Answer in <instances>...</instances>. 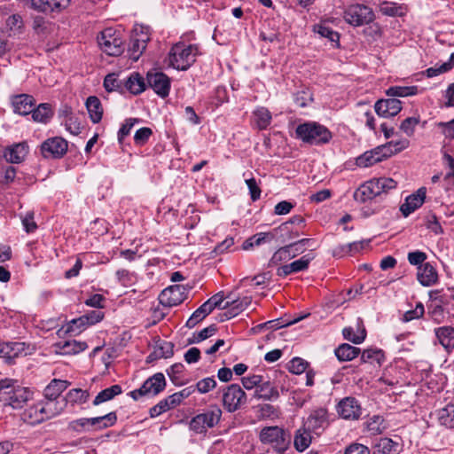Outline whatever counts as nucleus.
I'll list each match as a JSON object with an SVG mask.
<instances>
[{"mask_svg": "<svg viewBox=\"0 0 454 454\" xmlns=\"http://www.w3.org/2000/svg\"><path fill=\"white\" fill-rule=\"evenodd\" d=\"M258 437L262 444L270 446L276 452H286L291 444L290 433L278 426L262 427Z\"/></svg>", "mask_w": 454, "mask_h": 454, "instance_id": "obj_5", "label": "nucleus"}, {"mask_svg": "<svg viewBox=\"0 0 454 454\" xmlns=\"http://www.w3.org/2000/svg\"><path fill=\"white\" fill-rule=\"evenodd\" d=\"M361 360L364 363H376L380 365L385 360L384 352L379 348L364 349L362 353Z\"/></svg>", "mask_w": 454, "mask_h": 454, "instance_id": "obj_47", "label": "nucleus"}, {"mask_svg": "<svg viewBox=\"0 0 454 454\" xmlns=\"http://www.w3.org/2000/svg\"><path fill=\"white\" fill-rule=\"evenodd\" d=\"M90 427L96 430H102L113 427L117 422V415L115 411L109 412L104 416L90 418Z\"/></svg>", "mask_w": 454, "mask_h": 454, "instance_id": "obj_33", "label": "nucleus"}, {"mask_svg": "<svg viewBox=\"0 0 454 454\" xmlns=\"http://www.w3.org/2000/svg\"><path fill=\"white\" fill-rule=\"evenodd\" d=\"M121 82L114 73L107 74L104 79V88L109 92L118 90L121 88Z\"/></svg>", "mask_w": 454, "mask_h": 454, "instance_id": "obj_59", "label": "nucleus"}, {"mask_svg": "<svg viewBox=\"0 0 454 454\" xmlns=\"http://www.w3.org/2000/svg\"><path fill=\"white\" fill-rule=\"evenodd\" d=\"M292 250L293 246L290 245H286L278 249L270 258L269 262V266H275L282 262H286L295 257L296 253H291Z\"/></svg>", "mask_w": 454, "mask_h": 454, "instance_id": "obj_38", "label": "nucleus"}, {"mask_svg": "<svg viewBox=\"0 0 454 454\" xmlns=\"http://www.w3.org/2000/svg\"><path fill=\"white\" fill-rule=\"evenodd\" d=\"M251 301L252 299L249 296H245L231 301H227L223 307V309H227L224 313L225 318L231 319L236 317L243 310H245L251 304Z\"/></svg>", "mask_w": 454, "mask_h": 454, "instance_id": "obj_24", "label": "nucleus"}, {"mask_svg": "<svg viewBox=\"0 0 454 454\" xmlns=\"http://www.w3.org/2000/svg\"><path fill=\"white\" fill-rule=\"evenodd\" d=\"M1 393L5 395L4 401L13 409L22 408L32 397V391L27 387H22L17 380L5 378L1 380Z\"/></svg>", "mask_w": 454, "mask_h": 454, "instance_id": "obj_4", "label": "nucleus"}, {"mask_svg": "<svg viewBox=\"0 0 454 454\" xmlns=\"http://www.w3.org/2000/svg\"><path fill=\"white\" fill-rule=\"evenodd\" d=\"M399 444L390 438H380L375 444L377 454H397Z\"/></svg>", "mask_w": 454, "mask_h": 454, "instance_id": "obj_41", "label": "nucleus"}, {"mask_svg": "<svg viewBox=\"0 0 454 454\" xmlns=\"http://www.w3.org/2000/svg\"><path fill=\"white\" fill-rule=\"evenodd\" d=\"M223 406L228 412H235L247 403V394L239 384L223 388Z\"/></svg>", "mask_w": 454, "mask_h": 454, "instance_id": "obj_10", "label": "nucleus"}, {"mask_svg": "<svg viewBox=\"0 0 454 454\" xmlns=\"http://www.w3.org/2000/svg\"><path fill=\"white\" fill-rule=\"evenodd\" d=\"M98 43L102 51L109 56H120L124 51L122 31L106 27L98 35Z\"/></svg>", "mask_w": 454, "mask_h": 454, "instance_id": "obj_6", "label": "nucleus"}, {"mask_svg": "<svg viewBox=\"0 0 454 454\" xmlns=\"http://www.w3.org/2000/svg\"><path fill=\"white\" fill-rule=\"evenodd\" d=\"M55 351L57 354L67 356L76 355L84 351L88 345L84 341H78L76 340H59L55 345Z\"/></svg>", "mask_w": 454, "mask_h": 454, "instance_id": "obj_21", "label": "nucleus"}, {"mask_svg": "<svg viewBox=\"0 0 454 454\" xmlns=\"http://www.w3.org/2000/svg\"><path fill=\"white\" fill-rule=\"evenodd\" d=\"M376 163L372 153L366 151L356 159V166L360 168H368Z\"/></svg>", "mask_w": 454, "mask_h": 454, "instance_id": "obj_63", "label": "nucleus"}, {"mask_svg": "<svg viewBox=\"0 0 454 454\" xmlns=\"http://www.w3.org/2000/svg\"><path fill=\"white\" fill-rule=\"evenodd\" d=\"M153 355L154 359L172 357L174 355V344L167 340H159L156 343Z\"/></svg>", "mask_w": 454, "mask_h": 454, "instance_id": "obj_43", "label": "nucleus"}, {"mask_svg": "<svg viewBox=\"0 0 454 454\" xmlns=\"http://www.w3.org/2000/svg\"><path fill=\"white\" fill-rule=\"evenodd\" d=\"M314 259V256L308 254L301 256L300 259L294 261L290 263V268L294 273L304 271L309 268L310 262Z\"/></svg>", "mask_w": 454, "mask_h": 454, "instance_id": "obj_53", "label": "nucleus"}, {"mask_svg": "<svg viewBox=\"0 0 454 454\" xmlns=\"http://www.w3.org/2000/svg\"><path fill=\"white\" fill-rule=\"evenodd\" d=\"M357 331L355 332L353 327H345L342 330V334L345 340H349L354 344L362 343L366 337V331L363 326V320L358 317L356 320Z\"/></svg>", "mask_w": 454, "mask_h": 454, "instance_id": "obj_26", "label": "nucleus"}, {"mask_svg": "<svg viewBox=\"0 0 454 454\" xmlns=\"http://www.w3.org/2000/svg\"><path fill=\"white\" fill-rule=\"evenodd\" d=\"M69 4L70 0H35L31 9L45 14L59 13L66 9Z\"/></svg>", "mask_w": 454, "mask_h": 454, "instance_id": "obj_19", "label": "nucleus"}, {"mask_svg": "<svg viewBox=\"0 0 454 454\" xmlns=\"http://www.w3.org/2000/svg\"><path fill=\"white\" fill-rule=\"evenodd\" d=\"M427 255L425 252L416 250L408 253L407 260L411 265L417 266L418 268L422 266L427 260Z\"/></svg>", "mask_w": 454, "mask_h": 454, "instance_id": "obj_55", "label": "nucleus"}, {"mask_svg": "<svg viewBox=\"0 0 454 454\" xmlns=\"http://www.w3.org/2000/svg\"><path fill=\"white\" fill-rule=\"evenodd\" d=\"M418 86H392L386 91L388 97H408L418 94Z\"/></svg>", "mask_w": 454, "mask_h": 454, "instance_id": "obj_48", "label": "nucleus"}, {"mask_svg": "<svg viewBox=\"0 0 454 454\" xmlns=\"http://www.w3.org/2000/svg\"><path fill=\"white\" fill-rule=\"evenodd\" d=\"M376 114L383 118H389L396 115L402 110L401 100L394 98L380 99L374 106Z\"/></svg>", "mask_w": 454, "mask_h": 454, "instance_id": "obj_16", "label": "nucleus"}, {"mask_svg": "<svg viewBox=\"0 0 454 454\" xmlns=\"http://www.w3.org/2000/svg\"><path fill=\"white\" fill-rule=\"evenodd\" d=\"M438 420L447 428H454V404L450 403L438 411Z\"/></svg>", "mask_w": 454, "mask_h": 454, "instance_id": "obj_40", "label": "nucleus"}, {"mask_svg": "<svg viewBox=\"0 0 454 454\" xmlns=\"http://www.w3.org/2000/svg\"><path fill=\"white\" fill-rule=\"evenodd\" d=\"M420 122L419 116L405 118L400 124V129L408 137L413 136L415 128Z\"/></svg>", "mask_w": 454, "mask_h": 454, "instance_id": "obj_51", "label": "nucleus"}, {"mask_svg": "<svg viewBox=\"0 0 454 454\" xmlns=\"http://www.w3.org/2000/svg\"><path fill=\"white\" fill-rule=\"evenodd\" d=\"M216 387V380L214 377H207L199 380L196 388L200 394L208 393Z\"/></svg>", "mask_w": 454, "mask_h": 454, "instance_id": "obj_57", "label": "nucleus"}, {"mask_svg": "<svg viewBox=\"0 0 454 454\" xmlns=\"http://www.w3.org/2000/svg\"><path fill=\"white\" fill-rule=\"evenodd\" d=\"M23 228L27 233L35 232L37 229V224L35 222V214L33 211L27 212L24 215L20 216Z\"/></svg>", "mask_w": 454, "mask_h": 454, "instance_id": "obj_54", "label": "nucleus"}, {"mask_svg": "<svg viewBox=\"0 0 454 454\" xmlns=\"http://www.w3.org/2000/svg\"><path fill=\"white\" fill-rule=\"evenodd\" d=\"M397 182L390 177L373 178L362 184L355 192L354 199L364 203L382 194L395 189Z\"/></svg>", "mask_w": 454, "mask_h": 454, "instance_id": "obj_1", "label": "nucleus"}, {"mask_svg": "<svg viewBox=\"0 0 454 454\" xmlns=\"http://www.w3.org/2000/svg\"><path fill=\"white\" fill-rule=\"evenodd\" d=\"M379 8L383 15L389 17H401L405 13V9L402 5L387 1L380 3Z\"/></svg>", "mask_w": 454, "mask_h": 454, "instance_id": "obj_45", "label": "nucleus"}, {"mask_svg": "<svg viewBox=\"0 0 454 454\" xmlns=\"http://www.w3.org/2000/svg\"><path fill=\"white\" fill-rule=\"evenodd\" d=\"M365 245L364 241H355L346 245H340L334 248L333 254L334 256H343L347 254L357 253L363 250Z\"/></svg>", "mask_w": 454, "mask_h": 454, "instance_id": "obj_44", "label": "nucleus"}, {"mask_svg": "<svg viewBox=\"0 0 454 454\" xmlns=\"http://www.w3.org/2000/svg\"><path fill=\"white\" fill-rule=\"evenodd\" d=\"M313 30L321 37L327 38L333 43V47L340 46V34L332 27L325 24H317L314 26Z\"/></svg>", "mask_w": 454, "mask_h": 454, "instance_id": "obj_35", "label": "nucleus"}, {"mask_svg": "<svg viewBox=\"0 0 454 454\" xmlns=\"http://www.w3.org/2000/svg\"><path fill=\"white\" fill-rule=\"evenodd\" d=\"M187 289L182 285L170 286L159 295V301L164 307H174L181 304L186 299Z\"/></svg>", "mask_w": 454, "mask_h": 454, "instance_id": "obj_13", "label": "nucleus"}, {"mask_svg": "<svg viewBox=\"0 0 454 454\" xmlns=\"http://www.w3.org/2000/svg\"><path fill=\"white\" fill-rule=\"evenodd\" d=\"M302 426L316 435H320L329 426L328 411L325 408H317L310 411Z\"/></svg>", "mask_w": 454, "mask_h": 454, "instance_id": "obj_11", "label": "nucleus"}, {"mask_svg": "<svg viewBox=\"0 0 454 454\" xmlns=\"http://www.w3.org/2000/svg\"><path fill=\"white\" fill-rule=\"evenodd\" d=\"M6 27L13 32H20L23 28V20L20 14H12L6 20Z\"/></svg>", "mask_w": 454, "mask_h": 454, "instance_id": "obj_60", "label": "nucleus"}, {"mask_svg": "<svg viewBox=\"0 0 454 454\" xmlns=\"http://www.w3.org/2000/svg\"><path fill=\"white\" fill-rule=\"evenodd\" d=\"M373 154V158L376 163L382 161L383 160L392 156V152L389 150V145H382L370 150Z\"/></svg>", "mask_w": 454, "mask_h": 454, "instance_id": "obj_58", "label": "nucleus"}, {"mask_svg": "<svg viewBox=\"0 0 454 454\" xmlns=\"http://www.w3.org/2000/svg\"><path fill=\"white\" fill-rule=\"evenodd\" d=\"M12 104L14 113L20 115H27L31 114L35 105V100L31 95L20 94L12 98Z\"/></svg>", "mask_w": 454, "mask_h": 454, "instance_id": "obj_22", "label": "nucleus"}, {"mask_svg": "<svg viewBox=\"0 0 454 454\" xmlns=\"http://www.w3.org/2000/svg\"><path fill=\"white\" fill-rule=\"evenodd\" d=\"M344 20L352 27L369 25L375 20L373 10L364 4H352L343 12Z\"/></svg>", "mask_w": 454, "mask_h": 454, "instance_id": "obj_7", "label": "nucleus"}, {"mask_svg": "<svg viewBox=\"0 0 454 454\" xmlns=\"http://www.w3.org/2000/svg\"><path fill=\"white\" fill-rule=\"evenodd\" d=\"M200 54L198 44L177 43L172 46L168 53L169 65L176 70H187Z\"/></svg>", "mask_w": 454, "mask_h": 454, "instance_id": "obj_3", "label": "nucleus"}, {"mask_svg": "<svg viewBox=\"0 0 454 454\" xmlns=\"http://www.w3.org/2000/svg\"><path fill=\"white\" fill-rule=\"evenodd\" d=\"M121 394V387L120 385H113L100 391L93 400L94 405H98L106 401L112 400L114 396Z\"/></svg>", "mask_w": 454, "mask_h": 454, "instance_id": "obj_42", "label": "nucleus"}, {"mask_svg": "<svg viewBox=\"0 0 454 454\" xmlns=\"http://www.w3.org/2000/svg\"><path fill=\"white\" fill-rule=\"evenodd\" d=\"M153 134V130L148 127L138 129L134 135V142L137 145H144Z\"/></svg>", "mask_w": 454, "mask_h": 454, "instance_id": "obj_56", "label": "nucleus"}, {"mask_svg": "<svg viewBox=\"0 0 454 454\" xmlns=\"http://www.w3.org/2000/svg\"><path fill=\"white\" fill-rule=\"evenodd\" d=\"M336 409L340 417L347 420H356L362 415V407L359 402L352 396L341 399Z\"/></svg>", "mask_w": 454, "mask_h": 454, "instance_id": "obj_15", "label": "nucleus"}, {"mask_svg": "<svg viewBox=\"0 0 454 454\" xmlns=\"http://www.w3.org/2000/svg\"><path fill=\"white\" fill-rule=\"evenodd\" d=\"M138 120L136 118H129L125 121V123L121 125L118 131V141L119 143H122L125 137L129 135L130 130L132 129L134 124L137 122Z\"/></svg>", "mask_w": 454, "mask_h": 454, "instance_id": "obj_61", "label": "nucleus"}, {"mask_svg": "<svg viewBox=\"0 0 454 454\" xmlns=\"http://www.w3.org/2000/svg\"><path fill=\"white\" fill-rule=\"evenodd\" d=\"M149 39L147 33L142 32L140 35L137 34L132 35L128 47L129 58L133 61H137L145 50Z\"/></svg>", "mask_w": 454, "mask_h": 454, "instance_id": "obj_18", "label": "nucleus"}, {"mask_svg": "<svg viewBox=\"0 0 454 454\" xmlns=\"http://www.w3.org/2000/svg\"><path fill=\"white\" fill-rule=\"evenodd\" d=\"M366 427L372 434H380L386 428L385 419L382 416L374 415L368 419Z\"/></svg>", "mask_w": 454, "mask_h": 454, "instance_id": "obj_49", "label": "nucleus"}, {"mask_svg": "<svg viewBox=\"0 0 454 454\" xmlns=\"http://www.w3.org/2000/svg\"><path fill=\"white\" fill-rule=\"evenodd\" d=\"M24 422L30 425H37L47 419V416L41 415L36 404L30 406L22 413Z\"/></svg>", "mask_w": 454, "mask_h": 454, "instance_id": "obj_46", "label": "nucleus"}, {"mask_svg": "<svg viewBox=\"0 0 454 454\" xmlns=\"http://www.w3.org/2000/svg\"><path fill=\"white\" fill-rule=\"evenodd\" d=\"M67 147V140L60 137H54L43 141L40 151L45 159H60L66 154Z\"/></svg>", "mask_w": 454, "mask_h": 454, "instance_id": "obj_12", "label": "nucleus"}, {"mask_svg": "<svg viewBox=\"0 0 454 454\" xmlns=\"http://www.w3.org/2000/svg\"><path fill=\"white\" fill-rule=\"evenodd\" d=\"M213 310L211 308L204 302L201 306H200L188 318L185 325L188 328H193L198 323L202 321L207 315H209Z\"/></svg>", "mask_w": 454, "mask_h": 454, "instance_id": "obj_39", "label": "nucleus"}, {"mask_svg": "<svg viewBox=\"0 0 454 454\" xmlns=\"http://www.w3.org/2000/svg\"><path fill=\"white\" fill-rule=\"evenodd\" d=\"M427 189L419 188L416 192L406 197L405 201L400 207V211L404 217L409 216L416 209L419 208L426 199Z\"/></svg>", "mask_w": 454, "mask_h": 454, "instance_id": "obj_17", "label": "nucleus"}, {"mask_svg": "<svg viewBox=\"0 0 454 454\" xmlns=\"http://www.w3.org/2000/svg\"><path fill=\"white\" fill-rule=\"evenodd\" d=\"M89 116L93 123H98L102 120L103 107L99 98L90 96L85 103Z\"/></svg>", "mask_w": 454, "mask_h": 454, "instance_id": "obj_30", "label": "nucleus"}, {"mask_svg": "<svg viewBox=\"0 0 454 454\" xmlns=\"http://www.w3.org/2000/svg\"><path fill=\"white\" fill-rule=\"evenodd\" d=\"M254 396L258 399L273 401L279 397V393L270 381L262 380L255 389Z\"/></svg>", "mask_w": 454, "mask_h": 454, "instance_id": "obj_28", "label": "nucleus"}, {"mask_svg": "<svg viewBox=\"0 0 454 454\" xmlns=\"http://www.w3.org/2000/svg\"><path fill=\"white\" fill-rule=\"evenodd\" d=\"M217 331V327L215 324L200 330L198 333H193L192 337L188 340L189 344L200 343V341L207 340L213 336Z\"/></svg>", "mask_w": 454, "mask_h": 454, "instance_id": "obj_50", "label": "nucleus"}, {"mask_svg": "<svg viewBox=\"0 0 454 454\" xmlns=\"http://www.w3.org/2000/svg\"><path fill=\"white\" fill-rule=\"evenodd\" d=\"M32 119L35 121L46 123L53 115V111L50 104L43 103L40 104L36 108L35 106L31 112Z\"/></svg>", "mask_w": 454, "mask_h": 454, "instance_id": "obj_34", "label": "nucleus"}, {"mask_svg": "<svg viewBox=\"0 0 454 454\" xmlns=\"http://www.w3.org/2000/svg\"><path fill=\"white\" fill-rule=\"evenodd\" d=\"M69 385L70 383L67 380L53 379L44 388L43 395L48 401L53 403Z\"/></svg>", "mask_w": 454, "mask_h": 454, "instance_id": "obj_25", "label": "nucleus"}, {"mask_svg": "<svg viewBox=\"0 0 454 454\" xmlns=\"http://www.w3.org/2000/svg\"><path fill=\"white\" fill-rule=\"evenodd\" d=\"M297 139L310 145H322L330 142L332 132L324 125L316 121L299 124L295 129Z\"/></svg>", "mask_w": 454, "mask_h": 454, "instance_id": "obj_2", "label": "nucleus"}, {"mask_svg": "<svg viewBox=\"0 0 454 454\" xmlns=\"http://www.w3.org/2000/svg\"><path fill=\"white\" fill-rule=\"evenodd\" d=\"M434 333L441 345L447 350L454 348V328L442 326L434 329Z\"/></svg>", "mask_w": 454, "mask_h": 454, "instance_id": "obj_29", "label": "nucleus"}, {"mask_svg": "<svg viewBox=\"0 0 454 454\" xmlns=\"http://www.w3.org/2000/svg\"><path fill=\"white\" fill-rule=\"evenodd\" d=\"M222 413V410L217 405L211 406L191 419L190 429L195 434H205L208 428L219 423Z\"/></svg>", "mask_w": 454, "mask_h": 454, "instance_id": "obj_8", "label": "nucleus"}, {"mask_svg": "<svg viewBox=\"0 0 454 454\" xmlns=\"http://www.w3.org/2000/svg\"><path fill=\"white\" fill-rule=\"evenodd\" d=\"M166 385L164 374L157 372L149 377L139 388L130 391L129 395L135 401H138L144 396L153 397L162 392Z\"/></svg>", "mask_w": 454, "mask_h": 454, "instance_id": "obj_9", "label": "nucleus"}, {"mask_svg": "<svg viewBox=\"0 0 454 454\" xmlns=\"http://www.w3.org/2000/svg\"><path fill=\"white\" fill-rule=\"evenodd\" d=\"M124 86L130 93L138 95L145 90L146 84L140 74L133 72L125 81Z\"/></svg>", "mask_w": 454, "mask_h": 454, "instance_id": "obj_31", "label": "nucleus"}, {"mask_svg": "<svg viewBox=\"0 0 454 454\" xmlns=\"http://www.w3.org/2000/svg\"><path fill=\"white\" fill-rule=\"evenodd\" d=\"M417 279L423 286H432L438 282V273L429 262L418 268Z\"/></svg>", "mask_w": 454, "mask_h": 454, "instance_id": "obj_23", "label": "nucleus"}, {"mask_svg": "<svg viewBox=\"0 0 454 454\" xmlns=\"http://www.w3.org/2000/svg\"><path fill=\"white\" fill-rule=\"evenodd\" d=\"M171 407L167 400V398H164L160 400L156 405L153 406L150 411V416L151 418H156L160 416V414L168 411L170 410Z\"/></svg>", "mask_w": 454, "mask_h": 454, "instance_id": "obj_62", "label": "nucleus"}, {"mask_svg": "<svg viewBox=\"0 0 454 454\" xmlns=\"http://www.w3.org/2000/svg\"><path fill=\"white\" fill-rule=\"evenodd\" d=\"M309 363L301 357H294L288 364V370L294 374H301L306 372Z\"/></svg>", "mask_w": 454, "mask_h": 454, "instance_id": "obj_52", "label": "nucleus"}, {"mask_svg": "<svg viewBox=\"0 0 454 454\" xmlns=\"http://www.w3.org/2000/svg\"><path fill=\"white\" fill-rule=\"evenodd\" d=\"M23 343H0V357L5 358L6 361L11 362L19 356Z\"/></svg>", "mask_w": 454, "mask_h": 454, "instance_id": "obj_37", "label": "nucleus"}, {"mask_svg": "<svg viewBox=\"0 0 454 454\" xmlns=\"http://www.w3.org/2000/svg\"><path fill=\"white\" fill-rule=\"evenodd\" d=\"M253 115L254 118L257 128L261 130L266 129L271 122L270 112L263 106L257 107L254 112Z\"/></svg>", "mask_w": 454, "mask_h": 454, "instance_id": "obj_36", "label": "nucleus"}, {"mask_svg": "<svg viewBox=\"0 0 454 454\" xmlns=\"http://www.w3.org/2000/svg\"><path fill=\"white\" fill-rule=\"evenodd\" d=\"M311 433L312 432L307 430L303 426L295 431L294 447L297 451L302 452L309 447L312 442Z\"/></svg>", "mask_w": 454, "mask_h": 454, "instance_id": "obj_27", "label": "nucleus"}, {"mask_svg": "<svg viewBox=\"0 0 454 454\" xmlns=\"http://www.w3.org/2000/svg\"><path fill=\"white\" fill-rule=\"evenodd\" d=\"M148 86L160 98H165L170 91V78L162 72H148L146 75Z\"/></svg>", "mask_w": 454, "mask_h": 454, "instance_id": "obj_14", "label": "nucleus"}, {"mask_svg": "<svg viewBox=\"0 0 454 454\" xmlns=\"http://www.w3.org/2000/svg\"><path fill=\"white\" fill-rule=\"evenodd\" d=\"M69 428L75 432L82 431H89V427H90V418H82L78 419H74L69 423Z\"/></svg>", "mask_w": 454, "mask_h": 454, "instance_id": "obj_64", "label": "nucleus"}, {"mask_svg": "<svg viewBox=\"0 0 454 454\" xmlns=\"http://www.w3.org/2000/svg\"><path fill=\"white\" fill-rule=\"evenodd\" d=\"M28 153V145L26 142L14 144L4 150V157L12 164H19L24 161Z\"/></svg>", "mask_w": 454, "mask_h": 454, "instance_id": "obj_20", "label": "nucleus"}, {"mask_svg": "<svg viewBox=\"0 0 454 454\" xmlns=\"http://www.w3.org/2000/svg\"><path fill=\"white\" fill-rule=\"evenodd\" d=\"M334 354L340 362L351 361L358 356L360 348L348 343H343L335 348Z\"/></svg>", "mask_w": 454, "mask_h": 454, "instance_id": "obj_32", "label": "nucleus"}]
</instances>
